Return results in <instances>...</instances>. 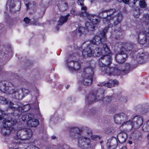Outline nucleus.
I'll return each mask as SVG.
<instances>
[{
    "mask_svg": "<svg viewBox=\"0 0 149 149\" xmlns=\"http://www.w3.org/2000/svg\"><path fill=\"white\" fill-rule=\"evenodd\" d=\"M112 63V58L109 55H104L101 57L99 60V64L100 67L101 71L104 74L111 75H118L128 73L130 68L129 63H126L125 69L121 70L117 67H109V65Z\"/></svg>",
    "mask_w": 149,
    "mask_h": 149,
    "instance_id": "obj_1",
    "label": "nucleus"
},
{
    "mask_svg": "<svg viewBox=\"0 0 149 149\" xmlns=\"http://www.w3.org/2000/svg\"><path fill=\"white\" fill-rule=\"evenodd\" d=\"M15 87L11 82L6 81L0 82V90L8 94H14L15 98L22 100L25 96L30 93V91L25 88H22L21 92L18 90H15Z\"/></svg>",
    "mask_w": 149,
    "mask_h": 149,
    "instance_id": "obj_2",
    "label": "nucleus"
},
{
    "mask_svg": "<svg viewBox=\"0 0 149 149\" xmlns=\"http://www.w3.org/2000/svg\"><path fill=\"white\" fill-rule=\"evenodd\" d=\"M86 44V42H84L81 46L83 49L82 53L83 57L86 56L91 57L92 55L99 56L102 55V53H104L103 52H102V49L100 48L93 46V44H87L86 47L85 46Z\"/></svg>",
    "mask_w": 149,
    "mask_h": 149,
    "instance_id": "obj_3",
    "label": "nucleus"
},
{
    "mask_svg": "<svg viewBox=\"0 0 149 149\" xmlns=\"http://www.w3.org/2000/svg\"><path fill=\"white\" fill-rule=\"evenodd\" d=\"M93 68L91 67L84 68L81 71V81L85 85H91L94 75Z\"/></svg>",
    "mask_w": 149,
    "mask_h": 149,
    "instance_id": "obj_4",
    "label": "nucleus"
},
{
    "mask_svg": "<svg viewBox=\"0 0 149 149\" xmlns=\"http://www.w3.org/2000/svg\"><path fill=\"white\" fill-rule=\"evenodd\" d=\"M104 92L103 89L100 88L95 93H90L86 97V104L89 105L95 102L101 100L102 98Z\"/></svg>",
    "mask_w": 149,
    "mask_h": 149,
    "instance_id": "obj_5",
    "label": "nucleus"
},
{
    "mask_svg": "<svg viewBox=\"0 0 149 149\" xmlns=\"http://www.w3.org/2000/svg\"><path fill=\"white\" fill-rule=\"evenodd\" d=\"M123 18V15L119 13L113 17H108L103 19V23L108 26V28L112 27L113 25L116 26L119 24L122 21Z\"/></svg>",
    "mask_w": 149,
    "mask_h": 149,
    "instance_id": "obj_6",
    "label": "nucleus"
},
{
    "mask_svg": "<svg viewBox=\"0 0 149 149\" xmlns=\"http://www.w3.org/2000/svg\"><path fill=\"white\" fill-rule=\"evenodd\" d=\"M108 29V27H105L103 30L100 32V35L102 37V38L98 36H95L93 40L91 41L90 43L93 44V46L94 45H102L107 41L106 33L107 32Z\"/></svg>",
    "mask_w": 149,
    "mask_h": 149,
    "instance_id": "obj_7",
    "label": "nucleus"
},
{
    "mask_svg": "<svg viewBox=\"0 0 149 149\" xmlns=\"http://www.w3.org/2000/svg\"><path fill=\"white\" fill-rule=\"evenodd\" d=\"M143 122V118L142 117L139 116H134L131 120H130L126 122L127 125L130 126V130L132 128L134 129L139 128Z\"/></svg>",
    "mask_w": 149,
    "mask_h": 149,
    "instance_id": "obj_8",
    "label": "nucleus"
},
{
    "mask_svg": "<svg viewBox=\"0 0 149 149\" xmlns=\"http://www.w3.org/2000/svg\"><path fill=\"white\" fill-rule=\"evenodd\" d=\"M32 134V131L30 129L26 128L17 132L16 135L19 139L26 140L30 138Z\"/></svg>",
    "mask_w": 149,
    "mask_h": 149,
    "instance_id": "obj_9",
    "label": "nucleus"
},
{
    "mask_svg": "<svg viewBox=\"0 0 149 149\" xmlns=\"http://www.w3.org/2000/svg\"><path fill=\"white\" fill-rule=\"evenodd\" d=\"M77 143L78 146L82 149H87L91 146V140L87 137L82 136L79 137Z\"/></svg>",
    "mask_w": 149,
    "mask_h": 149,
    "instance_id": "obj_10",
    "label": "nucleus"
},
{
    "mask_svg": "<svg viewBox=\"0 0 149 149\" xmlns=\"http://www.w3.org/2000/svg\"><path fill=\"white\" fill-rule=\"evenodd\" d=\"M127 119V115L124 113L116 114L114 117L115 122L117 124H121L122 125H127L126 120Z\"/></svg>",
    "mask_w": 149,
    "mask_h": 149,
    "instance_id": "obj_11",
    "label": "nucleus"
},
{
    "mask_svg": "<svg viewBox=\"0 0 149 149\" xmlns=\"http://www.w3.org/2000/svg\"><path fill=\"white\" fill-rule=\"evenodd\" d=\"M123 47L120 49V51L115 56V59L117 62L122 63L124 62L127 57V54L123 50Z\"/></svg>",
    "mask_w": 149,
    "mask_h": 149,
    "instance_id": "obj_12",
    "label": "nucleus"
},
{
    "mask_svg": "<svg viewBox=\"0 0 149 149\" xmlns=\"http://www.w3.org/2000/svg\"><path fill=\"white\" fill-rule=\"evenodd\" d=\"M65 64L70 70H78L80 68V63L77 61H70L66 59L65 61Z\"/></svg>",
    "mask_w": 149,
    "mask_h": 149,
    "instance_id": "obj_13",
    "label": "nucleus"
},
{
    "mask_svg": "<svg viewBox=\"0 0 149 149\" xmlns=\"http://www.w3.org/2000/svg\"><path fill=\"white\" fill-rule=\"evenodd\" d=\"M149 31L144 30L143 33H140L139 36V42L141 44L144 45L149 39Z\"/></svg>",
    "mask_w": 149,
    "mask_h": 149,
    "instance_id": "obj_14",
    "label": "nucleus"
},
{
    "mask_svg": "<svg viewBox=\"0 0 149 149\" xmlns=\"http://www.w3.org/2000/svg\"><path fill=\"white\" fill-rule=\"evenodd\" d=\"M81 16L86 17L93 24H96L99 22L98 17L95 15H90L86 12H84L80 14Z\"/></svg>",
    "mask_w": 149,
    "mask_h": 149,
    "instance_id": "obj_15",
    "label": "nucleus"
},
{
    "mask_svg": "<svg viewBox=\"0 0 149 149\" xmlns=\"http://www.w3.org/2000/svg\"><path fill=\"white\" fill-rule=\"evenodd\" d=\"M118 143L117 140L115 138H109L108 140L107 146L109 149H114L117 146Z\"/></svg>",
    "mask_w": 149,
    "mask_h": 149,
    "instance_id": "obj_16",
    "label": "nucleus"
},
{
    "mask_svg": "<svg viewBox=\"0 0 149 149\" xmlns=\"http://www.w3.org/2000/svg\"><path fill=\"white\" fill-rule=\"evenodd\" d=\"M118 84V81L115 80H110L107 83H101L98 84L99 86H104L107 87L111 88L114 86L115 84Z\"/></svg>",
    "mask_w": 149,
    "mask_h": 149,
    "instance_id": "obj_17",
    "label": "nucleus"
},
{
    "mask_svg": "<svg viewBox=\"0 0 149 149\" xmlns=\"http://www.w3.org/2000/svg\"><path fill=\"white\" fill-rule=\"evenodd\" d=\"M5 123L7 126L6 127V135H8L11 132L10 127L15 124L16 123V121L13 119H11L10 120L6 121Z\"/></svg>",
    "mask_w": 149,
    "mask_h": 149,
    "instance_id": "obj_18",
    "label": "nucleus"
},
{
    "mask_svg": "<svg viewBox=\"0 0 149 149\" xmlns=\"http://www.w3.org/2000/svg\"><path fill=\"white\" fill-rule=\"evenodd\" d=\"M18 3L20 5V3L19 0H11L9 4L10 11L12 13H14L18 11L15 9L16 4Z\"/></svg>",
    "mask_w": 149,
    "mask_h": 149,
    "instance_id": "obj_19",
    "label": "nucleus"
},
{
    "mask_svg": "<svg viewBox=\"0 0 149 149\" xmlns=\"http://www.w3.org/2000/svg\"><path fill=\"white\" fill-rule=\"evenodd\" d=\"M24 21L26 24H29V23L30 24H33L34 25L39 26L41 25V24L38 22L35 17H33L31 20L29 18L26 17L24 18Z\"/></svg>",
    "mask_w": 149,
    "mask_h": 149,
    "instance_id": "obj_20",
    "label": "nucleus"
},
{
    "mask_svg": "<svg viewBox=\"0 0 149 149\" xmlns=\"http://www.w3.org/2000/svg\"><path fill=\"white\" fill-rule=\"evenodd\" d=\"M85 130L86 131V132L87 134V136H91V139L93 140H97L100 139L101 138V136L95 135H91L92 132L91 130L89 129L88 128L86 127Z\"/></svg>",
    "mask_w": 149,
    "mask_h": 149,
    "instance_id": "obj_21",
    "label": "nucleus"
},
{
    "mask_svg": "<svg viewBox=\"0 0 149 149\" xmlns=\"http://www.w3.org/2000/svg\"><path fill=\"white\" fill-rule=\"evenodd\" d=\"M117 138L120 143H123L125 142L127 138V134L125 132H122L119 134Z\"/></svg>",
    "mask_w": 149,
    "mask_h": 149,
    "instance_id": "obj_22",
    "label": "nucleus"
},
{
    "mask_svg": "<svg viewBox=\"0 0 149 149\" xmlns=\"http://www.w3.org/2000/svg\"><path fill=\"white\" fill-rule=\"evenodd\" d=\"M70 135L71 136H74V138H76V136L79 135L81 132L80 130L78 127H74L71 128Z\"/></svg>",
    "mask_w": 149,
    "mask_h": 149,
    "instance_id": "obj_23",
    "label": "nucleus"
},
{
    "mask_svg": "<svg viewBox=\"0 0 149 149\" xmlns=\"http://www.w3.org/2000/svg\"><path fill=\"white\" fill-rule=\"evenodd\" d=\"M136 47L135 45H132L127 44L126 47H123V50L125 51V52L127 53L128 52H134Z\"/></svg>",
    "mask_w": 149,
    "mask_h": 149,
    "instance_id": "obj_24",
    "label": "nucleus"
},
{
    "mask_svg": "<svg viewBox=\"0 0 149 149\" xmlns=\"http://www.w3.org/2000/svg\"><path fill=\"white\" fill-rule=\"evenodd\" d=\"M39 124L38 120L36 119L29 120L27 122V124L29 127H35Z\"/></svg>",
    "mask_w": 149,
    "mask_h": 149,
    "instance_id": "obj_25",
    "label": "nucleus"
},
{
    "mask_svg": "<svg viewBox=\"0 0 149 149\" xmlns=\"http://www.w3.org/2000/svg\"><path fill=\"white\" fill-rule=\"evenodd\" d=\"M102 45H103V50L102 51V52H103L104 53H102V55H103V56H104V55L110 54L111 52L110 50L108 47L107 45L104 43Z\"/></svg>",
    "mask_w": 149,
    "mask_h": 149,
    "instance_id": "obj_26",
    "label": "nucleus"
},
{
    "mask_svg": "<svg viewBox=\"0 0 149 149\" xmlns=\"http://www.w3.org/2000/svg\"><path fill=\"white\" fill-rule=\"evenodd\" d=\"M85 25L88 30L91 31L94 30L95 29L94 24L91 22H86L85 23Z\"/></svg>",
    "mask_w": 149,
    "mask_h": 149,
    "instance_id": "obj_27",
    "label": "nucleus"
},
{
    "mask_svg": "<svg viewBox=\"0 0 149 149\" xmlns=\"http://www.w3.org/2000/svg\"><path fill=\"white\" fill-rule=\"evenodd\" d=\"M143 19L145 22H146L144 30L149 31V15L146 14L144 15L143 17Z\"/></svg>",
    "mask_w": 149,
    "mask_h": 149,
    "instance_id": "obj_28",
    "label": "nucleus"
},
{
    "mask_svg": "<svg viewBox=\"0 0 149 149\" xmlns=\"http://www.w3.org/2000/svg\"><path fill=\"white\" fill-rule=\"evenodd\" d=\"M69 16V15L68 14L66 16H61L58 22V24L59 25H62L64 23L66 22Z\"/></svg>",
    "mask_w": 149,
    "mask_h": 149,
    "instance_id": "obj_29",
    "label": "nucleus"
},
{
    "mask_svg": "<svg viewBox=\"0 0 149 149\" xmlns=\"http://www.w3.org/2000/svg\"><path fill=\"white\" fill-rule=\"evenodd\" d=\"M59 4L58 7L61 11H64L67 9L68 5L66 2L64 1H61L59 3Z\"/></svg>",
    "mask_w": 149,
    "mask_h": 149,
    "instance_id": "obj_30",
    "label": "nucleus"
},
{
    "mask_svg": "<svg viewBox=\"0 0 149 149\" xmlns=\"http://www.w3.org/2000/svg\"><path fill=\"white\" fill-rule=\"evenodd\" d=\"M107 11L104 9H102L98 13V16L101 18H103V19L106 17Z\"/></svg>",
    "mask_w": 149,
    "mask_h": 149,
    "instance_id": "obj_31",
    "label": "nucleus"
},
{
    "mask_svg": "<svg viewBox=\"0 0 149 149\" xmlns=\"http://www.w3.org/2000/svg\"><path fill=\"white\" fill-rule=\"evenodd\" d=\"M2 100L3 101L5 104L9 105L10 108H11L12 109H15V108L14 107L12 106L14 105V104L12 102L10 101L7 100L5 98H3L2 99Z\"/></svg>",
    "mask_w": 149,
    "mask_h": 149,
    "instance_id": "obj_32",
    "label": "nucleus"
},
{
    "mask_svg": "<svg viewBox=\"0 0 149 149\" xmlns=\"http://www.w3.org/2000/svg\"><path fill=\"white\" fill-rule=\"evenodd\" d=\"M139 9L138 8H136L133 10L132 14L133 16L135 18H138L140 15Z\"/></svg>",
    "mask_w": 149,
    "mask_h": 149,
    "instance_id": "obj_33",
    "label": "nucleus"
},
{
    "mask_svg": "<svg viewBox=\"0 0 149 149\" xmlns=\"http://www.w3.org/2000/svg\"><path fill=\"white\" fill-rule=\"evenodd\" d=\"M139 58L141 59V60H139V61L141 62H143V61H146V60L147 59L148 56L145 53L144 54L142 53L139 56Z\"/></svg>",
    "mask_w": 149,
    "mask_h": 149,
    "instance_id": "obj_34",
    "label": "nucleus"
},
{
    "mask_svg": "<svg viewBox=\"0 0 149 149\" xmlns=\"http://www.w3.org/2000/svg\"><path fill=\"white\" fill-rule=\"evenodd\" d=\"M106 10L107 11V16L106 18H107L108 17H112L111 15L116 12V10L114 8L111 9Z\"/></svg>",
    "mask_w": 149,
    "mask_h": 149,
    "instance_id": "obj_35",
    "label": "nucleus"
},
{
    "mask_svg": "<svg viewBox=\"0 0 149 149\" xmlns=\"http://www.w3.org/2000/svg\"><path fill=\"white\" fill-rule=\"evenodd\" d=\"M114 33L113 34H116L120 36L123 35V32L121 28L119 27L117 29H114Z\"/></svg>",
    "mask_w": 149,
    "mask_h": 149,
    "instance_id": "obj_36",
    "label": "nucleus"
},
{
    "mask_svg": "<svg viewBox=\"0 0 149 149\" xmlns=\"http://www.w3.org/2000/svg\"><path fill=\"white\" fill-rule=\"evenodd\" d=\"M71 13L74 15H80L81 16H82L80 14L81 13H80L78 11H76L75 9V8H73L71 10Z\"/></svg>",
    "mask_w": 149,
    "mask_h": 149,
    "instance_id": "obj_37",
    "label": "nucleus"
},
{
    "mask_svg": "<svg viewBox=\"0 0 149 149\" xmlns=\"http://www.w3.org/2000/svg\"><path fill=\"white\" fill-rule=\"evenodd\" d=\"M139 6L141 8H145L147 6L145 1L144 0H141L139 2Z\"/></svg>",
    "mask_w": 149,
    "mask_h": 149,
    "instance_id": "obj_38",
    "label": "nucleus"
},
{
    "mask_svg": "<svg viewBox=\"0 0 149 149\" xmlns=\"http://www.w3.org/2000/svg\"><path fill=\"white\" fill-rule=\"evenodd\" d=\"M103 96L102 97V98L101 100L103 99L102 100L104 103H108L111 100V97H104L103 98Z\"/></svg>",
    "mask_w": 149,
    "mask_h": 149,
    "instance_id": "obj_39",
    "label": "nucleus"
},
{
    "mask_svg": "<svg viewBox=\"0 0 149 149\" xmlns=\"http://www.w3.org/2000/svg\"><path fill=\"white\" fill-rule=\"evenodd\" d=\"M86 30V29L84 27L81 26L79 28L78 31V32L81 35V34H84Z\"/></svg>",
    "mask_w": 149,
    "mask_h": 149,
    "instance_id": "obj_40",
    "label": "nucleus"
},
{
    "mask_svg": "<svg viewBox=\"0 0 149 149\" xmlns=\"http://www.w3.org/2000/svg\"><path fill=\"white\" fill-rule=\"evenodd\" d=\"M3 126L4 127L2 128L1 131V133L3 135L6 136V132H5V131L6 130V123H4Z\"/></svg>",
    "mask_w": 149,
    "mask_h": 149,
    "instance_id": "obj_41",
    "label": "nucleus"
},
{
    "mask_svg": "<svg viewBox=\"0 0 149 149\" xmlns=\"http://www.w3.org/2000/svg\"><path fill=\"white\" fill-rule=\"evenodd\" d=\"M115 48L117 50H118V49L117 48H120V49L122 47H123L122 46V45L121 43V42H117L115 43L114 45Z\"/></svg>",
    "mask_w": 149,
    "mask_h": 149,
    "instance_id": "obj_42",
    "label": "nucleus"
},
{
    "mask_svg": "<svg viewBox=\"0 0 149 149\" xmlns=\"http://www.w3.org/2000/svg\"><path fill=\"white\" fill-rule=\"evenodd\" d=\"M28 116L27 113L23 115L22 117V120L24 121H29V118H28Z\"/></svg>",
    "mask_w": 149,
    "mask_h": 149,
    "instance_id": "obj_43",
    "label": "nucleus"
},
{
    "mask_svg": "<svg viewBox=\"0 0 149 149\" xmlns=\"http://www.w3.org/2000/svg\"><path fill=\"white\" fill-rule=\"evenodd\" d=\"M30 108V106L29 104H26L23 107V109L24 111H27Z\"/></svg>",
    "mask_w": 149,
    "mask_h": 149,
    "instance_id": "obj_44",
    "label": "nucleus"
},
{
    "mask_svg": "<svg viewBox=\"0 0 149 149\" xmlns=\"http://www.w3.org/2000/svg\"><path fill=\"white\" fill-rule=\"evenodd\" d=\"M138 1V0H130V6L131 7H134Z\"/></svg>",
    "mask_w": 149,
    "mask_h": 149,
    "instance_id": "obj_45",
    "label": "nucleus"
},
{
    "mask_svg": "<svg viewBox=\"0 0 149 149\" xmlns=\"http://www.w3.org/2000/svg\"><path fill=\"white\" fill-rule=\"evenodd\" d=\"M58 149H72L70 148L68 146L66 145H64L58 148Z\"/></svg>",
    "mask_w": 149,
    "mask_h": 149,
    "instance_id": "obj_46",
    "label": "nucleus"
},
{
    "mask_svg": "<svg viewBox=\"0 0 149 149\" xmlns=\"http://www.w3.org/2000/svg\"><path fill=\"white\" fill-rule=\"evenodd\" d=\"M118 1L120 2H123L125 4H129L130 6V0H118Z\"/></svg>",
    "mask_w": 149,
    "mask_h": 149,
    "instance_id": "obj_47",
    "label": "nucleus"
},
{
    "mask_svg": "<svg viewBox=\"0 0 149 149\" xmlns=\"http://www.w3.org/2000/svg\"><path fill=\"white\" fill-rule=\"evenodd\" d=\"M27 115L28 116V118L29 120L32 119L34 117V115L33 114L31 113H27Z\"/></svg>",
    "mask_w": 149,
    "mask_h": 149,
    "instance_id": "obj_48",
    "label": "nucleus"
},
{
    "mask_svg": "<svg viewBox=\"0 0 149 149\" xmlns=\"http://www.w3.org/2000/svg\"><path fill=\"white\" fill-rule=\"evenodd\" d=\"M34 4H31L30 3H26V9L28 10L29 9V6L31 7L32 8V6H34Z\"/></svg>",
    "mask_w": 149,
    "mask_h": 149,
    "instance_id": "obj_49",
    "label": "nucleus"
},
{
    "mask_svg": "<svg viewBox=\"0 0 149 149\" xmlns=\"http://www.w3.org/2000/svg\"><path fill=\"white\" fill-rule=\"evenodd\" d=\"M84 0H78V4L80 6H83L84 4Z\"/></svg>",
    "mask_w": 149,
    "mask_h": 149,
    "instance_id": "obj_50",
    "label": "nucleus"
},
{
    "mask_svg": "<svg viewBox=\"0 0 149 149\" xmlns=\"http://www.w3.org/2000/svg\"><path fill=\"white\" fill-rule=\"evenodd\" d=\"M81 6V10H82L84 11V12H86V9H87L86 6H84V4H83V6ZM81 13H82V12H81ZM82 13H83V12H82Z\"/></svg>",
    "mask_w": 149,
    "mask_h": 149,
    "instance_id": "obj_51",
    "label": "nucleus"
},
{
    "mask_svg": "<svg viewBox=\"0 0 149 149\" xmlns=\"http://www.w3.org/2000/svg\"><path fill=\"white\" fill-rule=\"evenodd\" d=\"M30 147V148H31V149H39L38 148V147L35 146H31V147L30 146H29ZM29 149V148H28Z\"/></svg>",
    "mask_w": 149,
    "mask_h": 149,
    "instance_id": "obj_52",
    "label": "nucleus"
},
{
    "mask_svg": "<svg viewBox=\"0 0 149 149\" xmlns=\"http://www.w3.org/2000/svg\"><path fill=\"white\" fill-rule=\"evenodd\" d=\"M120 149H127L126 146H123Z\"/></svg>",
    "mask_w": 149,
    "mask_h": 149,
    "instance_id": "obj_53",
    "label": "nucleus"
},
{
    "mask_svg": "<svg viewBox=\"0 0 149 149\" xmlns=\"http://www.w3.org/2000/svg\"><path fill=\"white\" fill-rule=\"evenodd\" d=\"M56 138V136H52V139H54Z\"/></svg>",
    "mask_w": 149,
    "mask_h": 149,
    "instance_id": "obj_54",
    "label": "nucleus"
},
{
    "mask_svg": "<svg viewBox=\"0 0 149 149\" xmlns=\"http://www.w3.org/2000/svg\"><path fill=\"white\" fill-rule=\"evenodd\" d=\"M128 143L130 144H131L132 143V142L130 141H128Z\"/></svg>",
    "mask_w": 149,
    "mask_h": 149,
    "instance_id": "obj_55",
    "label": "nucleus"
},
{
    "mask_svg": "<svg viewBox=\"0 0 149 149\" xmlns=\"http://www.w3.org/2000/svg\"><path fill=\"white\" fill-rule=\"evenodd\" d=\"M70 86L69 85H68L66 87V88L67 89H68Z\"/></svg>",
    "mask_w": 149,
    "mask_h": 149,
    "instance_id": "obj_56",
    "label": "nucleus"
},
{
    "mask_svg": "<svg viewBox=\"0 0 149 149\" xmlns=\"http://www.w3.org/2000/svg\"><path fill=\"white\" fill-rule=\"evenodd\" d=\"M60 146H60V145H58V146H57V149H58V148L60 147Z\"/></svg>",
    "mask_w": 149,
    "mask_h": 149,
    "instance_id": "obj_57",
    "label": "nucleus"
},
{
    "mask_svg": "<svg viewBox=\"0 0 149 149\" xmlns=\"http://www.w3.org/2000/svg\"><path fill=\"white\" fill-rule=\"evenodd\" d=\"M2 117L0 116V120L2 119Z\"/></svg>",
    "mask_w": 149,
    "mask_h": 149,
    "instance_id": "obj_58",
    "label": "nucleus"
},
{
    "mask_svg": "<svg viewBox=\"0 0 149 149\" xmlns=\"http://www.w3.org/2000/svg\"><path fill=\"white\" fill-rule=\"evenodd\" d=\"M9 149H15L14 148H9Z\"/></svg>",
    "mask_w": 149,
    "mask_h": 149,
    "instance_id": "obj_59",
    "label": "nucleus"
},
{
    "mask_svg": "<svg viewBox=\"0 0 149 149\" xmlns=\"http://www.w3.org/2000/svg\"><path fill=\"white\" fill-rule=\"evenodd\" d=\"M2 71V70L0 68V74L1 73V72Z\"/></svg>",
    "mask_w": 149,
    "mask_h": 149,
    "instance_id": "obj_60",
    "label": "nucleus"
},
{
    "mask_svg": "<svg viewBox=\"0 0 149 149\" xmlns=\"http://www.w3.org/2000/svg\"><path fill=\"white\" fill-rule=\"evenodd\" d=\"M106 1H109L110 0H105Z\"/></svg>",
    "mask_w": 149,
    "mask_h": 149,
    "instance_id": "obj_61",
    "label": "nucleus"
},
{
    "mask_svg": "<svg viewBox=\"0 0 149 149\" xmlns=\"http://www.w3.org/2000/svg\"><path fill=\"white\" fill-rule=\"evenodd\" d=\"M56 30H58V28L56 27Z\"/></svg>",
    "mask_w": 149,
    "mask_h": 149,
    "instance_id": "obj_62",
    "label": "nucleus"
},
{
    "mask_svg": "<svg viewBox=\"0 0 149 149\" xmlns=\"http://www.w3.org/2000/svg\"><path fill=\"white\" fill-rule=\"evenodd\" d=\"M8 21H9L10 19H9V18H8Z\"/></svg>",
    "mask_w": 149,
    "mask_h": 149,
    "instance_id": "obj_63",
    "label": "nucleus"
},
{
    "mask_svg": "<svg viewBox=\"0 0 149 149\" xmlns=\"http://www.w3.org/2000/svg\"><path fill=\"white\" fill-rule=\"evenodd\" d=\"M5 132H6V130H5Z\"/></svg>",
    "mask_w": 149,
    "mask_h": 149,
    "instance_id": "obj_64",
    "label": "nucleus"
}]
</instances>
